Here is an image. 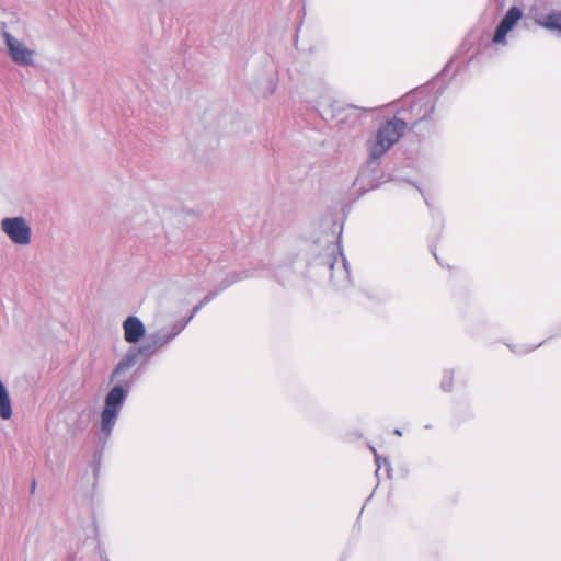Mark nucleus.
<instances>
[{
  "label": "nucleus",
  "instance_id": "nucleus-1",
  "mask_svg": "<svg viewBox=\"0 0 561 561\" xmlns=\"http://www.w3.org/2000/svg\"><path fill=\"white\" fill-rule=\"evenodd\" d=\"M407 123L400 118L387 121L368 144L369 160L380 159L404 134Z\"/></svg>",
  "mask_w": 561,
  "mask_h": 561
},
{
  "label": "nucleus",
  "instance_id": "nucleus-2",
  "mask_svg": "<svg viewBox=\"0 0 561 561\" xmlns=\"http://www.w3.org/2000/svg\"><path fill=\"white\" fill-rule=\"evenodd\" d=\"M124 399L125 391L121 386H115L107 393L105 398V407L101 414V430L103 433L107 435L111 433Z\"/></svg>",
  "mask_w": 561,
  "mask_h": 561
},
{
  "label": "nucleus",
  "instance_id": "nucleus-3",
  "mask_svg": "<svg viewBox=\"0 0 561 561\" xmlns=\"http://www.w3.org/2000/svg\"><path fill=\"white\" fill-rule=\"evenodd\" d=\"M3 37L11 59L22 66L33 65L35 51L30 49L22 41L15 38L10 33L4 32Z\"/></svg>",
  "mask_w": 561,
  "mask_h": 561
},
{
  "label": "nucleus",
  "instance_id": "nucleus-4",
  "mask_svg": "<svg viewBox=\"0 0 561 561\" xmlns=\"http://www.w3.org/2000/svg\"><path fill=\"white\" fill-rule=\"evenodd\" d=\"M2 229L9 238L18 244H28L31 241V228L21 217L5 218L2 220Z\"/></svg>",
  "mask_w": 561,
  "mask_h": 561
},
{
  "label": "nucleus",
  "instance_id": "nucleus-5",
  "mask_svg": "<svg viewBox=\"0 0 561 561\" xmlns=\"http://www.w3.org/2000/svg\"><path fill=\"white\" fill-rule=\"evenodd\" d=\"M522 16V10L517 7H512L496 27L492 42L495 44H504L506 35L514 28Z\"/></svg>",
  "mask_w": 561,
  "mask_h": 561
},
{
  "label": "nucleus",
  "instance_id": "nucleus-6",
  "mask_svg": "<svg viewBox=\"0 0 561 561\" xmlns=\"http://www.w3.org/2000/svg\"><path fill=\"white\" fill-rule=\"evenodd\" d=\"M123 329L128 343H137L145 335V327L136 317H128L123 323Z\"/></svg>",
  "mask_w": 561,
  "mask_h": 561
},
{
  "label": "nucleus",
  "instance_id": "nucleus-7",
  "mask_svg": "<svg viewBox=\"0 0 561 561\" xmlns=\"http://www.w3.org/2000/svg\"><path fill=\"white\" fill-rule=\"evenodd\" d=\"M12 415V407L9 393L0 380V416L3 420H9Z\"/></svg>",
  "mask_w": 561,
  "mask_h": 561
},
{
  "label": "nucleus",
  "instance_id": "nucleus-8",
  "mask_svg": "<svg viewBox=\"0 0 561 561\" xmlns=\"http://www.w3.org/2000/svg\"><path fill=\"white\" fill-rule=\"evenodd\" d=\"M537 23L546 28L558 30L561 32V11H552L538 20Z\"/></svg>",
  "mask_w": 561,
  "mask_h": 561
},
{
  "label": "nucleus",
  "instance_id": "nucleus-9",
  "mask_svg": "<svg viewBox=\"0 0 561 561\" xmlns=\"http://www.w3.org/2000/svg\"><path fill=\"white\" fill-rule=\"evenodd\" d=\"M454 387V374L451 371H447L444 374L442 379V388L445 391H450Z\"/></svg>",
  "mask_w": 561,
  "mask_h": 561
},
{
  "label": "nucleus",
  "instance_id": "nucleus-10",
  "mask_svg": "<svg viewBox=\"0 0 561 561\" xmlns=\"http://www.w3.org/2000/svg\"><path fill=\"white\" fill-rule=\"evenodd\" d=\"M130 365H131V360L119 363L118 366L115 369V374H117V373H119V371H122L124 369L129 368Z\"/></svg>",
  "mask_w": 561,
  "mask_h": 561
}]
</instances>
